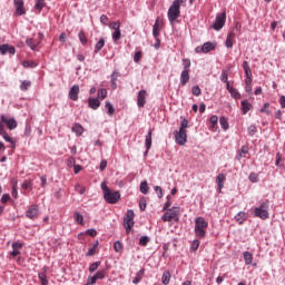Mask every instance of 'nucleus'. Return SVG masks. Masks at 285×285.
<instances>
[{"label":"nucleus","mask_w":285,"mask_h":285,"mask_svg":"<svg viewBox=\"0 0 285 285\" xmlns=\"http://www.w3.org/2000/svg\"><path fill=\"white\" fill-rule=\"evenodd\" d=\"M101 189L104 193V199L107 204H117L121 199V194L119 191L110 190V187L106 183H101Z\"/></svg>","instance_id":"nucleus-1"},{"label":"nucleus","mask_w":285,"mask_h":285,"mask_svg":"<svg viewBox=\"0 0 285 285\" xmlns=\"http://www.w3.org/2000/svg\"><path fill=\"white\" fill-rule=\"evenodd\" d=\"M206 228H208V222L204 217H197L195 219V235L200 239L206 237Z\"/></svg>","instance_id":"nucleus-2"},{"label":"nucleus","mask_w":285,"mask_h":285,"mask_svg":"<svg viewBox=\"0 0 285 285\" xmlns=\"http://www.w3.org/2000/svg\"><path fill=\"white\" fill-rule=\"evenodd\" d=\"M271 206V203L266 199L264 200L259 207H256L254 209L255 217H258L259 219H268V208Z\"/></svg>","instance_id":"nucleus-3"},{"label":"nucleus","mask_w":285,"mask_h":285,"mask_svg":"<svg viewBox=\"0 0 285 285\" xmlns=\"http://www.w3.org/2000/svg\"><path fill=\"white\" fill-rule=\"evenodd\" d=\"M6 126L9 130H14L18 126L17 119L8 118L6 115L0 116V129L6 130Z\"/></svg>","instance_id":"nucleus-4"},{"label":"nucleus","mask_w":285,"mask_h":285,"mask_svg":"<svg viewBox=\"0 0 285 285\" xmlns=\"http://www.w3.org/2000/svg\"><path fill=\"white\" fill-rule=\"evenodd\" d=\"M163 222H178L179 220V207H173L167 209L165 215L161 216Z\"/></svg>","instance_id":"nucleus-5"},{"label":"nucleus","mask_w":285,"mask_h":285,"mask_svg":"<svg viewBox=\"0 0 285 285\" xmlns=\"http://www.w3.org/2000/svg\"><path fill=\"white\" fill-rule=\"evenodd\" d=\"M124 226L126 228V233H130L132 230V226H135V212L129 209L124 218Z\"/></svg>","instance_id":"nucleus-6"},{"label":"nucleus","mask_w":285,"mask_h":285,"mask_svg":"<svg viewBox=\"0 0 285 285\" xmlns=\"http://www.w3.org/2000/svg\"><path fill=\"white\" fill-rule=\"evenodd\" d=\"M167 17L170 23H175L181 17V10L177 4H171L168 9Z\"/></svg>","instance_id":"nucleus-7"},{"label":"nucleus","mask_w":285,"mask_h":285,"mask_svg":"<svg viewBox=\"0 0 285 285\" xmlns=\"http://www.w3.org/2000/svg\"><path fill=\"white\" fill-rule=\"evenodd\" d=\"M174 137L178 146H186V142L188 141V135L186 134V131L180 129L178 131L176 130L174 131Z\"/></svg>","instance_id":"nucleus-8"},{"label":"nucleus","mask_w":285,"mask_h":285,"mask_svg":"<svg viewBox=\"0 0 285 285\" xmlns=\"http://www.w3.org/2000/svg\"><path fill=\"white\" fill-rule=\"evenodd\" d=\"M164 30V19L157 18L153 27V36L159 43V33Z\"/></svg>","instance_id":"nucleus-9"},{"label":"nucleus","mask_w":285,"mask_h":285,"mask_svg":"<svg viewBox=\"0 0 285 285\" xmlns=\"http://www.w3.org/2000/svg\"><path fill=\"white\" fill-rule=\"evenodd\" d=\"M41 41H43V33H38L37 38H28L26 45L30 47V50H37Z\"/></svg>","instance_id":"nucleus-10"},{"label":"nucleus","mask_w":285,"mask_h":285,"mask_svg":"<svg viewBox=\"0 0 285 285\" xmlns=\"http://www.w3.org/2000/svg\"><path fill=\"white\" fill-rule=\"evenodd\" d=\"M226 24V12L216 16V20L213 23L214 30H222Z\"/></svg>","instance_id":"nucleus-11"},{"label":"nucleus","mask_w":285,"mask_h":285,"mask_svg":"<svg viewBox=\"0 0 285 285\" xmlns=\"http://www.w3.org/2000/svg\"><path fill=\"white\" fill-rule=\"evenodd\" d=\"M13 6L16 8V17H22V14H26V7L23 6V0H13Z\"/></svg>","instance_id":"nucleus-12"},{"label":"nucleus","mask_w":285,"mask_h":285,"mask_svg":"<svg viewBox=\"0 0 285 285\" xmlns=\"http://www.w3.org/2000/svg\"><path fill=\"white\" fill-rule=\"evenodd\" d=\"M26 217L28 219H37L39 217V205H30L26 212Z\"/></svg>","instance_id":"nucleus-13"},{"label":"nucleus","mask_w":285,"mask_h":285,"mask_svg":"<svg viewBox=\"0 0 285 285\" xmlns=\"http://www.w3.org/2000/svg\"><path fill=\"white\" fill-rule=\"evenodd\" d=\"M147 96H148V94L144 89L138 92V96H137L138 108H144V106H146V97Z\"/></svg>","instance_id":"nucleus-14"},{"label":"nucleus","mask_w":285,"mask_h":285,"mask_svg":"<svg viewBox=\"0 0 285 285\" xmlns=\"http://www.w3.org/2000/svg\"><path fill=\"white\" fill-rule=\"evenodd\" d=\"M71 101H79V85H73L69 90Z\"/></svg>","instance_id":"nucleus-15"},{"label":"nucleus","mask_w":285,"mask_h":285,"mask_svg":"<svg viewBox=\"0 0 285 285\" xmlns=\"http://www.w3.org/2000/svg\"><path fill=\"white\" fill-rule=\"evenodd\" d=\"M12 252L10 255L14 258L18 257V255H21V248H23V245L19 242H13L12 243Z\"/></svg>","instance_id":"nucleus-16"},{"label":"nucleus","mask_w":285,"mask_h":285,"mask_svg":"<svg viewBox=\"0 0 285 285\" xmlns=\"http://www.w3.org/2000/svg\"><path fill=\"white\" fill-rule=\"evenodd\" d=\"M145 146H146V153L145 155H148V150L153 147V129H149L146 138H145Z\"/></svg>","instance_id":"nucleus-17"},{"label":"nucleus","mask_w":285,"mask_h":285,"mask_svg":"<svg viewBox=\"0 0 285 285\" xmlns=\"http://www.w3.org/2000/svg\"><path fill=\"white\" fill-rule=\"evenodd\" d=\"M246 155H248V145L242 146V148L237 151L236 159L242 161V159L246 158Z\"/></svg>","instance_id":"nucleus-18"},{"label":"nucleus","mask_w":285,"mask_h":285,"mask_svg":"<svg viewBox=\"0 0 285 285\" xmlns=\"http://www.w3.org/2000/svg\"><path fill=\"white\" fill-rule=\"evenodd\" d=\"M0 52H1V55H7V52L9 55H14V52H17V50L14 49V47H12L10 45H1Z\"/></svg>","instance_id":"nucleus-19"},{"label":"nucleus","mask_w":285,"mask_h":285,"mask_svg":"<svg viewBox=\"0 0 285 285\" xmlns=\"http://www.w3.org/2000/svg\"><path fill=\"white\" fill-rule=\"evenodd\" d=\"M190 81V70H183L180 73V85L186 86Z\"/></svg>","instance_id":"nucleus-20"},{"label":"nucleus","mask_w":285,"mask_h":285,"mask_svg":"<svg viewBox=\"0 0 285 285\" xmlns=\"http://www.w3.org/2000/svg\"><path fill=\"white\" fill-rule=\"evenodd\" d=\"M224 181H226V175L219 174L216 177V184L218 186V193H222V189L224 188Z\"/></svg>","instance_id":"nucleus-21"},{"label":"nucleus","mask_w":285,"mask_h":285,"mask_svg":"<svg viewBox=\"0 0 285 285\" xmlns=\"http://www.w3.org/2000/svg\"><path fill=\"white\" fill-rule=\"evenodd\" d=\"M216 43L215 42H205L203 45V53L204 55H208V52L213 51L216 48Z\"/></svg>","instance_id":"nucleus-22"},{"label":"nucleus","mask_w":285,"mask_h":285,"mask_svg":"<svg viewBox=\"0 0 285 285\" xmlns=\"http://www.w3.org/2000/svg\"><path fill=\"white\" fill-rule=\"evenodd\" d=\"M71 130L77 135V137H81V135H83V126L80 124H73Z\"/></svg>","instance_id":"nucleus-23"},{"label":"nucleus","mask_w":285,"mask_h":285,"mask_svg":"<svg viewBox=\"0 0 285 285\" xmlns=\"http://www.w3.org/2000/svg\"><path fill=\"white\" fill-rule=\"evenodd\" d=\"M88 104L89 108H91L92 110H97V108L101 106V102L97 98H89Z\"/></svg>","instance_id":"nucleus-24"},{"label":"nucleus","mask_w":285,"mask_h":285,"mask_svg":"<svg viewBox=\"0 0 285 285\" xmlns=\"http://www.w3.org/2000/svg\"><path fill=\"white\" fill-rule=\"evenodd\" d=\"M236 222H238V224H243L246 222V219H248V214H246L245 212H239L236 216H235Z\"/></svg>","instance_id":"nucleus-25"},{"label":"nucleus","mask_w":285,"mask_h":285,"mask_svg":"<svg viewBox=\"0 0 285 285\" xmlns=\"http://www.w3.org/2000/svg\"><path fill=\"white\" fill-rule=\"evenodd\" d=\"M243 69L246 78H253V71L250 70V66H248V61L243 62Z\"/></svg>","instance_id":"nucleus-26"},{"label":"nucleus","mask_w":285,"mask_h":285,"mask_svg":"<svg viewBox=\"0 0 285 285\" xmlns=\"http://www.w3.org/2000/svg\"><path fill=\"white\" fill-rule=\"evenodd\" d=\"M97 248H99V240H96L91 248L87 252V257H92V255H97Z\"/></svg>","instance_id":"nucleus-27"},{"label":"nucleus","mask_w":285,"mask_h":285,"mask_svg":"<svg viewBox=\"0 0 285 285\" xmlns=\"http://www.w3.org/2000/svg\"><path fill=\"white\" fill-rule=\"evenodd\" d=\"M243 257L246 266H250V264H253V254H250V252H244Z\"/></svg>","instance_id":"nucleus-28"},{"label":"nucleus","mask_w":285,"mask_h":285,"mask_svg":"<svg viewBox=\"0 0 285 285\" xmlns=\"http://www.w3.org/2000/svg\"><path fill=\"white\" fill-rule=\"evenodd\" d=\"M170 277H171L170 272H169V271H165V272L163 273V276H161V282H163V284H164V285L170 284Z\"/></svg>","instance_id":"nucleus-29"},{"label":"nucleus","mask_w":285,"mask_h":285,"mask_svg":"<svg viewBox=\"0 0 285 285\" xmlns=\"http://www.w3.org/2000/svg\"><path fill=\"white\" fill-rule=\"evenodd\" d=\"M240 106H242L243 115H246V112H248V110H250V108H253V105H250V102H248V100H243Z\"/></svg>","instance_id":"nucleus-30"},{"label":"nucleus","mask_w":285,"mask_h":285,"mask_svg":"<svg viewBox=\"0 0 285 285\" xmlns=\"http://www.w3.org/2000/svg\"><path fill=\"white\" fill-rule=\"evenodd\" d=\"M144 273H146V269H140L137 274L136 277L132 281V284H139L141 279H144Z\"/></svg>","instance_id":"nucleus-31"},{"label":"nucleus","mask_w":285,"mask_h":285,"mask_svg":"<svg viewBox=\"0 0 285 285\" xmlns=\"http://www.w3.org/2000/svg\"><path fill=\"white\" fill-rule=\"evenodd\" d=\"M0 136L3 137L4 141H8L9 144H13L14 145V140H12L10 138V136L8 135L6 129L0 128Z\"/></svg>","instance_id":"nucleus-32"},{"label":"nucleus","mask_w":285,"mask_h":285,"mask_svg":"<svg viewBox=\"0 0 285 285\" xmlns=\"http://www.w3.org/2000/svg\"><path fill=\"white\" fill-rule=\"evenodd\" d=\"M38 277L41 285H48V275H46V272L39 273Z\"/></svg>","instance_id":"nucleus-33"},{"label":"nucleus","mask_w":285,"mask_h":285,"mask_svg":"<svg viewBox=\"0 0 285 285\" xmlns=\"http://www.w3.org/2000/svg\"><path fill=\"white\" fill-rule=\"evenodd\" d=\"M111 37H112V41L115 43H117V41H119V39H121V29L114 30Z\"/></svg>","instance_id":"nucleus-34"},{"label":"nucleus","mask_w":285,"mask_h":285,"mask_svg":"<svg viewBox=\"0 0 285 285\" xmlns=\"http://www.w3.org/2000/svg\"><path fill=\"white\" fill-rule=\"evenodd\" d=\"M78 37H79V41L82 46H87L88 45V37H86V32L83 31H80L78 33Z\"/></svg>","instance_id":"nucleus-35"},{"label":"nucleus","mask_w":285,"mask_h":285,"mask_svg":"<svg viewBox=\"0 0 285 285\" xmlns=\"http://www.w3.org/2000/svg\"><path fill=\"white\" fill-rule=\"evenodd\" d=\"M105 108H107V115H109V117H112V115H115V107L112 106V104H110V101L106 102Z\"/></svg>","instance_id":"nucleus-36"},{"label":"nucleus","mask_w":285,"mask_h":285,"mask_svg":"<svg viewBox=\"0 0 285 285\" xmlns=\"http://www.w3.org/2000/svg\"><path fill=\"white\" fill-rule=\"evenodd\" d=\"M30 86H32V82L29 80H23L20 85V90H22V92H26V90H28V88H30Z\"/></svg>","instance_id":"nucleus-37"},{"label":"nucleus","mask_w":285,"mask_h":285,"mask_svg":"<svg viewBox=\"0 0 285 285\" xmlns=\"http://www.w3.org/2000/svg\"><path fill=\"white\" fill-rule=\"evenodd\" d=\"M104 46H106V40L101 38L95 46V52H99Z\"/></svg>","instance_id":"nucleus-38"},{"label":"nucleus","mask_w":285,"mask_h":285,"mask_svg":"<svg viewBox=\"0 0 285 285\" xmlns=\"http://www.w3.org/2000/svg\"><path fill=\"white\" fill-rule=\"evenodd\" d=\"M281 161H282V153H277L275 166H278V168H282L284 170L285 166H284V164H281Z\"/></svg>","instance_id":"nucleus-39"},{"label":"nucleus","mask_w":285,"mask_h":285,"mask_svg":"<svg viewBox=\"0 0 285 285\" xmlns=\"http://www.w3.org/2000/svg\"><path fill=\"white\" fill-rule=\"evenodd\" d=\"M110 30H121V22L120 21H112L109 23Z\"/></svg>","instance_id":"nucleus-40"},{"label":"nucleus","mask_w":285,"mask_h":285,"mask_svg":"<svg viewBox=\"0 0 285 285\" xmlns=\"http://www.w3.org/2000/svg\"><path fill=\"white\" fill-rule=\"evenodd\" d=\"M23 68H37V62L32 60H24L22 62Z\"/></svg>","instance_id":"nucleus-41"},{"label":"nucleus","mask_w":285,"mask_h":285,"mask_svg":"<svg viewBox=\"0 0 285 285\" xmlns=\"http://www.w3.org/2000/svg\"><path fill=\"white\" fill-rule=\"evenodd\" d=\"M73 218H75V222H77V224L83 225V215L79 214V212H76L73 214Z\"/></svg>","instance_id":"nucleus-42"},{"label":"nucleus","mask_w":285,"mask_h":285,"mask_svg":"<svg viewBox=\"0 0 285 285\" xmlns=\"http://www.w3.org/2000/svg\"><path fill=\"white\" fill-rule=\"evenodd\" d=\"M210 130H215V126H217V122L219 121V118L217 116H212L210 119Z\"/></svg>","instance_id":"nucleus-43"},{"label":"nucleus","mask_w":285,"mask_h":285,"mask_svg":"<svg viewBox=\"0 0 285 285\" xmlns=\"http://www.w3.org/2000/svg\"><path fill=\"white\" fill-rule=\"evenodd\" d=\"M140 193H142V195H148V181H142L140 184Z\"/></svg>","instance_id":"nucleus-44"},{"label":"nucleus","mask_w":285,"mask_h":285,"mask_svg":"<svg viewBox=\"0 0 285 285\" xmlns=\"http://www.w3.org/2000/svg\"><path fill=\"white\" fill-rule=\"evenodd\" d=\"M114 250H116V253H121V250H124V245L121 242L117 240L114 243Z\"/></svg>","instance_id":"nucleus-45"},{"label":"nucleus","mask_w":285,"mask_h":285,"mask_svg":"<svg viewBox=\"0 0 285 285\" xmlns=\"http://www.w3.org/2000/svg\"><path fill=\"white\" fill-rule=\"evenodd\" d=\"M219 124L223 129L228 130V120L226 119V117H220Z\"/></svg>","instance_id":"nucleus-46"},{"label":"nucleus","mask_w":285,"mask_h":285,"mask_svg":"<svg viewBox=\"0 0 285 285\" xmlns=\"http://www.w3.org/2000/svg\"><path fill=\"white\" fill-rule=\"evenodd\" d=\"M94 277H96V281L97 279H104L106 277V271L105 269H101V271H98Z\"/></svg>","instance_id":"nucleus-47"},{"label":"nucleus","mask_w":285,"mask_h":285,"mask_svg":"<svg viewBox=\"0 0 285 285\" xmlns=\"http://www.w3.org/2000/svg\"><path fill=\"white\" fill-rule=\"evenodd\" d=\"M99 266H101V262H96V263H92L90 266H89V273H95V271H97V268H99Z\"/></svg>","instance_id":"nucleus-48"},{"label":"nucleus","mask_w":285,"mask_h":285,"mask_svg":"<svg viewBox=\"0 0 285 285\" xmlns=\"http://www.w3.org/2000/svg\"><path fill=\"white\" fill-rule=\"evenodd\" d=\"M229 95H232V97L234 99H240L242 98V95L239 94V91H237V89H229Z\"/></svg>","instance_id":"nucleus-49"},{"label":"nucleus","mask_w":285,"mask_h":285,"mask_svg":"<svg viewBox=\"0 0 285 285\" xmlns=\"http://www.w3.org/2000/svg\"><path fill=\"white\" fill-rule=\"evenodd\" d=\"M22 188H23V190H32V180H24L23 183H22Z\"/></svg>","instance_id":"nucleus-50"},{"label":"nucleus","mask_w":285,"mask_h":285,"mask_svg":"<svg viewBox=\"0 0 285 285\" xmlns=\"http://www.w3.org/2000/svg\"><path fill=\"white\" fill-rule=\"evenodd\" d=\"M150 242V238L148 236H142L139 239V245L140 246H148V243Z\"/></svg>","instance_id":"nucleus-51"},{"label":"nucleus","mask_w":285,"mask_h":285,"mask_svg":"<svg viewBox=\"0 0 285 285\" xmlns=\"http://www.w3.org/2000/svg\"><path fill=\"white\" fill-rule=\"evenodd\" d=\"M186 128H188V119L183 118L180 121L179 130L186 131Z\"/></svg>","instance_id":"nucleus-52"},{"label":"nucleus","mask_w":285,"mask_h":285,"mask_svg":"<svg viewBox=\"0 0 285 285\" xmlns=\"http://www.w3.org/2000/svg\"><path fill=\"white\" fill-rule=\"evenodd\" d=\"M188 0H174L173 4L177 6L178 8H181V6H183V8H186V2Z\"/></svg>","instance_id":"nucleus-53"},{"label":"nucleus","mask_w":285,"mask_h":285,"mask_svg":"<svg viewBox=\"0 0 285 285\" xmlns=\"http://www.w3.org/2000/svg\"><path fill=\"white\" fill-rule=\"evenodd\" d=\"M248 179H249V181H252V184H257L259 181V178H258L257 174H255V173L249 174Z\"/></svg>","instance_id":"nucleus-54"},{"label":"nucleus","mask_w":285,"mask_h":285,"mask_svg":"<svg viewBox=\"0 0 285 285\" xmlns=\"http://www.w3.org/2000/svg\"><path fill=\"white\" fill-rule=\"evenodd\" d=\"M220 81H223V83H228V71L223 70L220 75Z\"/></svg>","instance_id":"nucleus-55"},{"label":"nucleus","mask_w":285,"mask_h":285,"mask_svg":"<svg viewBox=\"0 0 285 285\" xmlns=\"http://www.w3.org/2000/svg\"><path fill=\"white\" fill-rule=\"evenodd\" d=\"M107 95H108V91L106 89L98 90V99H105Z\"/></svg>","instance_id":"nucleus-56"},{"label":"nucleus","mask_w":285,"mask_h":285,"mask_svg":"<svg viewBox=\"0 0 285 285\" xmlns=\"http://www.w3.org/2000/svg\"><path fill=\"white\" fill-rule=\"evenodd\" d=\"M75 190L76 193H79V195H83V193H86V187H82L81 185L77 184L75 186Z\"/></svg>","instance_id":"nucleus-57"},{"label":"nucleus","mask_w":285,"mask_h":285,"mask_svg":"<svg viewBox=\"0 0 285 285\" xmlns=\"http://www.w3.org/2000/svg\"><path fill=\"white\" fill-rule=\"evenodd\" d=\"M191 92L195 97H199V95H202V89L199 88V86H194Z\"/></svg>","instance_id":"nucleus-58"},{"label":"nucleus","mask_w":285,"mask_h":285,"mask_svg":"<svg viewBox=\"0 0 285 285\" xmlns=\"http://www.w3.org/2000/svg\"><path fill=\"white\" fill-rule=\"evenodd\" d=\"M183 66H184V70H190V59L188 58L183 59Z\"/></svg>","instance_id":"nucleus-59"},{"label":"nucleus","mask_w":285,"mask_h":285,"mask_svg":"<svg viewBox=\"0 0 285 285\" xmlns=\"http://www.w3.org/2000/svg\"><path fill=\"white\" fill-rule=\"evenodd\" d=\"M142 53L141 51H137L134 56L135 63H139L141 61Z\"/></svg>","instance_id":"nucleus-60"},{"label":"nucleus","mask_w":285,"mask_h":285,"mask_svg":"<svg viewBox=\"0 0 285 285\" xmlns=\"http://www.w3.org/2000/svg\"><path fill=\"white\" fill-rule=\"evenodd\" d=\"M77 164V160H75V157H69L67 160V166H69V168L75 167Z\"/></svg>","instance_id":"nucleus-61"},{"label":"nucleus","mask_w":285,"mask_h":285,"mask_svg":"<svg viewBox=\"0 0 285 285\" xmlns=\"http://www.w3.org/2000/svg\"><path fill=\"white\" fill-rule=\"evenodd\" d=\"M155 193L157 194V196L159 197V199H161V197H164V191L161 189L160 186H156L155 187Z\"/></svg>","instance_id":"nucleus-62"},{"label":"nucleus","mask_w":285,"mask_h":285,"mask_svg":"<svg viewBox=\"0 0 285 285\" xmlns=\"http://www.w3.org/2000/svg\"><path fill=\"white\" fill-rule=\"evenodd\" d=\"M198 248H199V240L195 239V240L191 243L190 249L195 253Z\"/></svg>","instance_id":"nucleus-63"},{"label":"nucleus","mask_w":285,"mask_h":285,"mask_svg":"<svg viewBox=\"0 0 285 285\" xmlns=\"http://www.w3.org/2000/svg\"><path fill=\"white\" fill-rule=\"evenodd\" d=\"M100 22L102 23V26H108V16L102 14L100 17Z\"/></svg>","instance_id":"nucleus-64"}]
</instances>
